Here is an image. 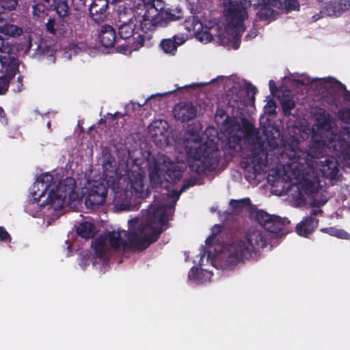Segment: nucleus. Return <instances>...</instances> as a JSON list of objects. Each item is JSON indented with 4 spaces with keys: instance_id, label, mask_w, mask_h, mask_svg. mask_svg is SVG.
Wrapping results in <instances>:
<instances>
[{
    "instance_id": "nucleus-1",
    "label": "nucleus",
    "mask_w": 350,
    "mask_h": 350,
    "mask_svg": "<svg viewBox=\"0 0 350 350\" xmlns=\"http://www.w3.org/2000/svg\"><path fill=\"white\" fill-rule=\"evenodd\" d=\"M256 221L265 229H250L241 238L233 239L228 245V255L224 267L232 269L241 262H244L270 243L273 234L282 236L288 232L290 221L275 215H270L262 210H258L255 214Z\"/></svg>"
},
{
    "instance_id": "nucleus-2",
    "label": "nucleus",
    "mask_w": 350,
    "mask_h": 350,
    "mask_svg": "<svg viewBox=\"0 0 350 350\" xmlns=\"http://www.w3.org/2000/svg\"><path fill=\"white\" fill-rule=\"evenodd\" d=\"M297 131L298 133L295 132L294 135L290 136V142L286 147V152H284V155L290 158V161L286 163V168L296 178L304 175L307 168L317 167L318 163L316 160L328 156V151L334 154L338 159L345 161L349 155V145H347V148L345 146L344 148H334L329 143V139L321 135L312 134L308 150H304L301 144L308 138L309 133L299 129Z\"/></svg>"
},
{
    "instance_id": "nucleus-3",
    "label": "nucleus",
    "mask_w": 350,
    "mask_h": 350,
    "mask_svg": "<svg viewBox=\"0 0 350 350\" xmlns=\"http://www.w3.org/2000/svg\"><path fill=\"white\" fill-rule=\"evenodd\" d=\"M192 140L187 142L186 150L191 171L198 174L215 170L219 163V151L217 144L213 140L202 142L199 133H192Z\"/></svg>"
},
{
    "instance_id": "nucleus-4",
    "label": "nucleus",
    "mask_w": 350,
    "mask_h": 350,
    "mask_svg": "<svg viewBox=\"0 0 350 350\" xmlns=\"http://www.w3.org/2000/svg\"><path fill=\"white\" fill-rule=\"evenodd\" d=\"M169 217L165 211L149 213L146 221L140 224L136 232L127 234L130 245L142 251L157 241L161 234L168 227Z\"/></svg>"
},
{
    "instance_id": "nucleus-5",
    "label": "nucleus",
    "mask_w": 350,
    "mask_h": 350,
    "mask_svg": "<svg viewBox=\"0 0 350 350\" xmlns=\"http://www.w3.org/2000/svg\"><path fill=\"white\" fill-rule=\"evenodd\" d=\"M115 160L106 161L103 164V178L104 183L95 182L92 187L89 190L85 198V203L88 207L94 208L102 205L106 200L108 189L110 188L117 196L122 191L120 187V181L122 179L118 172ZM116 198V196H115Z\"/></svg>"
},
{
    "instance_id": "nucleus-6",
    "label": "nucleus",
    "mask_w": 350,
    "mask_h": 350,
    "mask_svg": "<svg viewBox=\"0 0 350 350\" xmlns=\"http://www.w3.org/2000/svg\"><path fill=\"white\" fill-rule=\"evenodd\" d=\"M246 0H230L224 2V14L226 17L228 29L234 34V48L237 49L241 43V37L245 30V21L248 18Z\"/></svg>"
},
{
    "instance_id": "nucleus-7",
    "label": "nucleus",
    "mask_w": 350,
    "mask_h": 350,
    "mask_svg": "<svg viewBox=\"0 0 350 350\" xmlns=\"http://www.w3.org/2000/svg\"><path fill=\"white\" fill-rule=\"evenodd\" d=\"M184 17L179 7L152 8L145 10L140 19V30L146 33L153 31L157 27H166L170 22L179 21Z\"/></svg>"
},
{
    "instance_id": "nucleus-8",
    "label": "nucleus",
    "mask_w": 350,
    "mask_h": 350,
    "mask_svg": "<svg viewBox=\"0 0 350 350\" xmlns=\"http://www.w3.org/2000/svg\"><path fill=\"white\" fill-rule=\"evenodd\" d=\"M317 133L313 135H321L329 139V143L332 144L334 148L336 147L343 148L344 146L347 148V145L350 146V127L342 126L338 135L334 129L335 124L329 113L321 114L317 119Z\"/></svg>"
},
{
    "instance_id": "nucleus-9",
    "label": "nucleus",
    "mask_w": 350,
    "mask_h": 350,
    "mask_svg": "<svg viewBox=\"0 0 350 350\" xmlns=\"http://www.w3.org/2000/svg\"><path fill=\"white\" fill-rule=\"evenodd\" d=\"M32 38L31 36H24L23 38L16 41L14 44L6 42L4 48V54L5 55H0V64H7L14 66L19 69L20 61L18 58L19 53L27 54L33 47Z\"/></svg>"
},
{
    "instance_id": "nucleus-10",
    "label": "nucleus",
    "mask_w": 350,
    "mask_h": 350,
    "mask_svg": "<svg viewBox=\"0 0 350 350\" xmlns=\"http://www.w3.org/2000/svg\"><path fill=\"white\" fill-rule=\"evenodd\" d=\"M75 194L74 189L67 187L65 184L59 183L55 186V189H52L46 198L42 202L40 206L44 207L46 205H50L55 211L64 208L65 205L70 203L72 198V196Z\"/></svg>"
},
{
    "instance_id": "nucleus-11",
    "label": "nucleus",
    "mask_w": 350,
    "mask_h": 350,
    "mask_svg": "<svg viewBox=\"0 0 350 350\" xmlns=\"http://www.w3.org/2000/svg\"><path fill=\"white\" fill-rule=\"evenodd\" d=\"M267 146L271 151H275L277 154V159L280 163H284V171L290 172L286 166L287 161H290V158L284 155L286 152V147L289 144L290 137L286 142L283 139L282 136L278 129H273L267 134Z\"/></svg>"
},
{
    "instance_id": "nucleus-12",
    "label": "nucleus",
    "mask_w": 350,
    "mask_h": 350,
    "mask_svg": "<svg viewBox=\"0 0 350 350\" xmlns=\"http://www.w3.org/2000/svg\"><path fill=\"white\" fill-rule=\"evenodd\" d=\"M167 161V157L158 154L148 162V174L150 183L153 187L158 188L163 183V176H165V162Z\"/></svg>"
},
{
    "instance_id": "nucleus-13",
    "label": "nucleus",
    "mask_w": 350,
    "mask_h": 350,
    "mask_svg": "<svg viewBox=\"0 0 350 350\" xmlns=\"http://www.w3.org/2000/svg\"><path fill=\"white\" fill-rule=\"evenodd\" d=\"M350 8V0H334L327 3L320 10V13L312 16L317 21L325 16H338Z\"/></svg>"
},
{
    "instance_id": "nucleus-14",
    "label": "nucleus",
    "mask_w": 350,
    "mask_h": 350,
    "mask_svg": "<svg viewBox=\"0 0 350 350\" xmlns=\"http://www.w3.org/2000/svg\"><path fill=\"white\" fill-rule=\"evenodd\" d=\"M257 3L254 5L260 7L256 14L260 21H271L275 19V15L278 14L273 8L281 9L283 6L282 0H256Z\"/></svg>"
},
{
    "instance_id": "nucleus-15",
    "label": "nucleus",
    "mask_w": 350,
    "mask_h": 350,
    "mask_svg": "<svg viewBox=\"0 0 350 350\" xmlns=\"http://www.w3.org/2000/svg\"><path fill=\"white\" fill-rule=\"evenodd\" d=\"M197 112V107L191 102H179L173 109L174 118L181 122H187L194 119Z\"/></svg>"
},
{
    "instance_id": "nucleus-16",
    "label": "nucleus",
    "mask_w": 350,
    "mask_h": 350,
    "mask_svg": "<svg viewBox=\"0 0 350 350\" xmlns=\"http://www.w3.org/2000/svg\"><path fill=\"white\" fill-rule=\"evenodd\" d=\"M142 34H138L137 38H132V42L128 40L126 44H119L116 51L118 53L126 54L127 52L136 51L144 46H150V40L152 38L151 33L142 32Z\"/></svg>"
},
{
    "instance_id": "nucleus-17",
    "label": "nucleus",
    "mask_w": 350,
    "mask_h": 350,
    "mask_svg": "<svg viewBox=\"0 0 350 350\" xmlns=\"http://www.w3.org/2000/svg\"><path fill=\"white\" fill-rule=\"evenodd\" d=\"M127 179V186L126 190L124 191L126 193L128 191H130L132 194L135 196L142 198L144 193V176L139 172L137 171H131L128 174ZM121 189H119V191ZM122 190H124L122 188ZM123 192V191H122ZM120 194L122 193L119 192Z\"/></svg>"
},
{
    "instance_id": "nucleus-18",
    "label": "nucleus",
    "mask_w": 350,
    "mask_h": 350,
    "mask_svg": "<svg viewBox=\"0 0 350 350\" xmlns=\"http://www.w3.org/2000/svg\"><path fill=\"white\" fill-rule=\"evenodd\" d=\"M225 133L228 135V142L230 148H234L241 142V136L234 132L239 131L241 129V125L233 118L227 116L224 122Z\"/></svg>"
},
{
    "instance_id": "nucleus-19",
    "label": "nucleus",
    "mask_w": 350,
    "mask_h": 350,
    "mask_svg": "<svg viewBox=\"0 0 350 350\" xmlns=\"http://www.w3.org/2000/svg\"><path fill=\"white\" fill-rule=\"evenodd\" d=\"M109 0H92L90 5V15L92 20L100 23L103 22L108 15Z\"/></svg>"
},
{
    "instance_id": "nucleus-20",
    "label": "nucleus",
    "mask_w": 350,
    "mask_h": 350,
    "mask_svg": "<svg viewBox=\"0 0 350 350\" xmlns=\"http://www.w3.org/2000/svg\"><path fill=\"white\" fill-rule=\"evenodd\" d=\"M336 157V155H329L325 157L323 161H320L319 168L324 177L329 179L336 178L339 172L338 162Z\"/></svg>"
},
{
    "instance_id": "nucleus-21",
    "label": "nucleus",
    "mask_w": 350,
    "mask_h": 350,
    "mask_svg": "<svg viewBox=\"0 0 350 350\" xmlns=\"http://www.w3.org/2000/svg\"><path fill=\"white\" fill-rule=\"evenodd\" d=\"M98 40L105 49H111L118 41L115 29L109 25H102L98 31Z\"/></svg>"
},
{
    "instance_id": "nucleus-22",
    "label": "nucleus",
    "mask_w": 350,
    "mask_h": 350,
    "mask_svg": "<svg viewBox=\"0 0 350 350\" xmlns=\"http://www.w3.org/2000/svg\"><path fill=\"white\" fill-rule=\"evenodd\" d=\"M1 65L4 70H0V95H5L8 91L12 79L19 72V69L16 65L10 66L9 63Z\"/></svg>"
},
{
    "instance_id": "nucleus-23",
    "label": "nucleus",
    "mask_w": 350,
    "mask_h": 350,
    "mask_svg": "<svg viewBox=\"0 0 350 350\" xmlns=\"http://www.w3.org/2000/svg\"><path fill=\"white\" fill-rule=\"evenodd\" d=\"M148 130L155 143L166 142L167 139V123L166 121L162 120L153 121L150 124Z\"/></svg>"
},
{
    "instance_id": "nucleus-24",
    "label": "nucleus",
    "mask_w": 350,
    "mask_h": 350,
    "mask_svg": "<svg viewBox=\"0 0 350 350\" xmlns=\"http://www.w3.org/2000/svg\"><path fill=\"white\" fill-rule=\"evenodd\" d=\"M187 38L183 33L174 35L172 38L161 40L159 46L165 53L174 55L178 46L183 45Z\"/></svg>"
},
{
    "instance_id": "nucleus-25",
    "label": "nucleus",
    "mask_w": 350,
    "mask_h": 350,
    "mask_svg": "<svg viewBox=\"0 0 350 350\" xmlns=\"http://www.w3.org/2000/svg\"><path fill=\"white\" fill-rule=\"evenodd\" d=\"M319 219L312 216L304 217L295 227L298 235L308 237L319 226Z\"/></svg>"
},
{
    "instance_id": "nucleus-26",
    "label": "nucleus",
    "mask_w": 350,
    "mask_h": 350,
    "mask_svg": "<svg viewBox=\"0 0 350 350\" xmlns=\"http://www.w3.org/2000/svg\"><path fill=\"white\" fill-rule=\"evenodd\" d=\"M23 33V29L8 21V15L3 14L0 18V38L4 40V37L16 38Z\"/></svg>"
},
{
    "instance_id": "nucleus-27",
    "label": "nucleus",
    "mask_w": 350,
    "mask_h": 350,
    "mask_svg": "<svg viewBox=\"0 0 350 350\" xmlns=\"http://www.w3.org/2000/svg\"><path fill=\"white\" fill-rule=\"evenodd\" d=\"M50 10H55L61 20L62 29H66L69 25L70 19L68 14L69 8L67 2L64 0H54Z\"/></svg>"
},
{
    "instance_id": "nucleus-28",
    "label": "nucleus",
    "mask_w": 350,
    "mask_h": 350,
    "mask_svg": "<svg viewBox=\"0 0 350 350\" xmlns=\"http://www.w3.org/2000/svg\"><path fill=\"white\" fill-rule=\"evenodd\" d=\"M131 232L132 231H129V232ZM128 233L129 232H124V236L126 237V240L122 239L121 232L119 231L110 232L108 233V235L105 237H107V241H108L111 248L116 251L120 249L121 245H123L124 247H131L137 250L135 247H133L130 245L129 241L127 238Z\"/></svg>"
},
{
    "instance_id": "nucleus-29",
    "label": "nucleus",
    "mask_w": 350,
    "mask_h": 350,
    "mask_svg": "<svg viewBox=\"0 0 350 350\" xmlns=\"http://www.w3.org/2000/svg\"><path fill=\"white\" fill-rule=\"evenodd\" d=\"M165 178L169 182L176 183L182 178V171L177 169V165L167 157L165 162Z\"/></svg>"
},
{
    "instance_id": "nucleus-30",
    "label": "nucleus",
    "mask_w": 350,
    "mask_h": 350,
    "mask_svg": "<svg viewBox=\"0 0 350 350\" xmlns=\"http://www.w3.org/2000/svg\"><path fill=\"white\" fill-rule=\"evenodd\" d=\"M136 24L133 18H131L128 22L124 23L118 27V34L120 39L124 40L132 41L134 38V34L137 33L135 31Z\"/></svg>"
},
{
    "instance_id": "nucleus-31",
    "label": "nucleus",
    "mask_w": 350,
    "mask_h": 350,
    "mask_svg": "<svg viewBox=\"0 0 350 350\" xmlns=\"http://www.w3.org/2000/svg\"><path fill=\"white\" fill-rule=\"evenodd\" d=\"M76 232L81 238L92 239L96 233V226L92 222L82 221L76 226Z\"/></svg>"
},
{
    "instance_id": "nucleus-32",
    "label": "nucleus",
    "mask_w": 350,
    "mask_h": 350,
    "mask_svg": "<svg viewBox=\"0 0 350 350\" xmlns=\"http://www.w3.org/2000/svg\"><path fill=\"white\" fill-rule=\"evenodd\" d=\"M107 237L105 235H100L92 242V247L94 249L95 255L99 258H104L106 255Z\"/></svg>"
},
{
    "instance_id": "nucleus-33",
    "label": "nucleus",
    "mask_w": 350,
    "mask_h": 350,
    "mask_svg": "<svg viewBox=\"0 0 350 350\" xmlns=\"http://www.w3.org/2000/svg\"><path fill=\"white\" fill-rule=\"evenodd\" d=\"M291 174H293L291 172ZM306 174V170L304 171V174L302 176H299L297 178H302L304 179L301 188L303 191L307 194V195H313L314 193H318L319 191V183H315L314 181H312L311 180L308 178H305L304 176ZM292 176L297 178L293 174Z\"/></svg>"
},
{
    "instance_id": "nucleus-34",
    "label": "nucleus",
    "mask_w": 350,
    "mask_h": 350,
    "mask_svg": "<svg viewBox=\"0 0 350 350\" xmlns=\"http://www.w3.org/2000/svg\"><path fill=\"white\" fill-rule=\"evenodd\" d=\"M280 102L284 115L289 116L291 114V110L296 106L295 100L289 96H284L280 100Z\"/></svg>"
},
{
    "instance_id": "nucleus-35",
    "label": "nucleus",
    "mask_w": 350,
    "mask_h": 350,
    "mask_svg": "<svg viewBox=\"0 0 350 350\" xmlns=\"http://www.w3.org/2000/svg\"><path fill=\"white\" fill-rule=\"evenodd\" d=\"M250 204V198H243L241 200H231L230 202V206L232 211L235 213H240L242 209L248 206Z\"/></svg>"
},
{
    "instance_id": "nucleus-36",
    "label": "nucleus",
    "mask_w": 350,
    "mask_h": 350,
    "mask_svg": "<svg viewBox=\"0 0 350 350\" xmlns=\"http://www.w3.org/2000/svg\"><path fill=\"white\" fill-rule=\"evenodd\" d=\"M142 1L143 2L142 8H139L137 9V10H141L140 12H137V11H136L138 16H136L134 15L135 17V21L139 22L140 19H142V15L144 13L145 10L151 9L152 8H157L154 3L155 1H157V0H142Z\"/></svg>"
},
{
    "instance_id": "nucleus-37",
    "label": "nucleus",
    "mask_w": 350,
    "mask_h": 350,
    "mask_svg": "<svg viewBox=\"0 0 350 350\" xmlns=\"http://www.w3.org/2000/svg\"><path fill=\"white\" fill-rule=\"evenodd\" d=\"M50 9L43 3H38L33 5L32 13L33 16L40 17L44 14H46Z\"/></svg>"
},
{
    "instance_id": "nucleus-38",
    "label": "nucleus",
    "mask_w": 350,
    "mask_h": 350,
    "mask_svg": "<svg viewBox=\"0 0 350 350\" xmlns=\"http://www.w3.org/2000/svg\"><path fill=\"white\" fill-rule=\"evenodd\" d=\"M198 180H199V178L196 176H191L189 178L185 179L183 180V185L178 191V196H179L181 193L185 191L189 188L197 185Z\"/></svg>"
},
{
    "instance_id": "nucleus-39",
    "label": "nucleus",
    "mask_w": 350,
    "mask_h": 350,
    "mask_svg": "<svg viewBox=\"0 0 350 350\" xmlns=\"http://www.w3.org/2000/svg\"><path fill=\"white\" fill-rule=\"evenodd\" d=\"M338 118L344 123L350 124V108L342 107L337 111Z\"/></svg>"
},
{
    "instance_id": "nucleus-40",
    "label": "nucleus",
    "mask_w": 350,
    "mask_h": 350,
    "mask_svg": "<svg viewBox=\"0 0 350 350\" xmlns=\"http://www.w3.org/2000/svg\"><path fill=\"white\" fill-rule=\"evenodd\" d=\"M283 6L280 10H284L286 12L296 10L299 8L298 0H282Z\"/></svg>"
},
{
    "instance_id": "nucleus-41",
    "label": "nucleus",
    "mask_w": 350,
    "mask_h": 350,
    "mask_svg": "<svg viewBox=\"0 0 350 350\" xmlns=\"http://www.w3.org/2000/svg\"><path fill=\"white\" fill-rule=\"evenodd\" d=\"M336 90L338 92H342L343 98L345 101L350 104V91L347 90L346 86L340 82L336 84Z\"/></svg>"
},
{
    "instance_id": "nucleus-42",
    "label": "nucleus",
    "mask_w": 350,
    "mask_h": 350,
    "mask_svg": "<svg viewBox=\"0 0 350 350\" xmlns=\"http://www.w3.org/2000/svg\"><path fill=\"white\" fill-rule=\"evenodd\" d=\"M241 122L243 131L247 135L252 134L254 131V124L245 118H243Z\"/></svg>"
},
{
    "instance_id": "nucleus-43",
    "label": "nucleus",
    "mask_w": 350,
    "mask_h": 350,
    "mask_svg": "<svg viewBox=\"0 0 350 350\" xmlns=\"http://www.w3.org/2000/svg\"><path fill=\"white\" fill-rule=\"evenodd\" d=\"M17 5L18 0H0V6L5 10H12Z\"/></svg>"
},
{
    "instance_id": "nucleus-44",
    "label": "nucleus",
    "mask_w": 350,
    "mask_h": 350,
    "mask_svg": "<svg viewBox=\"0 0 350 350\" xmlns=\"http://www.w3.org/2000/svg\"><path fill=\"white\" fill-rule=\"evenodd\" d=\"M56 21L55 18L50 17L48 18L47 22L45 25L46 26V30L49 33H51L52 35H55L56 33Z\"/></svg>"
},
{
    "instance_id": "nucleus-45",
    "label": "nucleus",
    "mask_w": 350,
    "mask_h": 350,
    "mask_svg": "<svg viewBox=\"0 0 350 350\" xmlns=\"http://www.w3.org/2000/svg\"><path fill=\"white\" fill-rule=\"evenodd\" d=\"M23 77L20 75L17 77V79L12 82V85L13 87V91L14 92H21L23 88L24 85L23 83Z\"/></svg>"
},
{
    "instance_id": "nucleus-46",
    "label": "nucleus",
    "mask_w": 350,
    "mask_h": 350,
    "mask_svg": "<svg viewBox=\"0 0 350 350\" xmlns=\"http://www.w3.org/2000/svg\"><path fill=\"white\" fill-rule=\"evenodd\" d=\"M36 48L33 49L34 53H33L35 56H40L44 54V48H46L45 43L40 42V43H35Z\"/></svg>"
},
{
    "instance_id": "nucleus-47",
    "label": "nucleus",
    "mask_w": 350,
    "mask_h": 350,
    "mask_svg": "<svg viewBox=\"0 0 350 350\" xmlns=\"http://www.w3.org/2000/svg\"><path fill=\"white\" fill-rule=\"evenodd\" d=\"M202 273V270L198 267H193L189 272V278L192 280H198L200 278V275Z\"/></svg>"
},
{
    "instance_id": "nucleus-48",
    "label": "nucleus",
    "mask_w": 350,
    "mask_h": 350,
    "mask_svg": "<svg viewBox=\"0 0 350 350\" xmlns=\"http://www.w3.org/2000/svg\"><path fill=\"white\" fill-rule=\"evenodd\" d=\"M247 93L249 95L252 93V96L250 97V100L252 103L255 101V94L258 92L257 88L253 85L251 83L247 84Z\"/></svg>"
},
{
    "instance_id": "nucleus-49",
    "label": "nucleus",
    "mask_w": 350,
    "mask_h": 350,
    "mask_svg": "<svg viewBox=\"0 0 350 350\" xmlns=\"http://www.w3.org/2000/svg\"><path fill=\"white\" fill-rule=\"evenodd\" d=\"M337 238L349 240L350 239V234L342 229H336L334 236Z\"/></svg>"
},
{
    "instance_id": "nucleus-50",
    "label": "nucleus",
    "mask_w": 350,
    "mask_h": 350,
    "mask_svg": "<svg viewBox=\"0 0 350 350\" xmlns=\"http://www.w3.org/2000/svg\"><path fill=\"white\" fill-rule=\"evenodd\" d=\"M53 179V176L49 174L42 175L40 177V182L42 183H46V185H45L46 189L49 186H50V183L52 182Z\"/></svg>"
},
{
    "instance_id": "nucleus-51",
    "label": "nucleus",
    "mask_w": 350,
    "mask_h": 350,
    "mask_svg": "<svg viewBox=\"0 0 350 350\" xmlns=\"http://www.w3.org/2000/svg\"><path fill=\"white\" fill-rule=\"evenodd\" d=\"M10 239V235L7 230L2 226H0V241H6Z\"/></svg>"
},
{
    "instance_id": "nucleus-52",
    "label": "nucleus",
    "mask_w": 350,
    "mask_h": 350,
    "mask_svg": "<svg viewBox=\"0 0 350 350\" xmlns=\"http://www.w3.org/2000/svg\"><path fill=\"white\" fill-rule=\"evenodd\" d=\"M224 230V227L222 225L220 224H215L212 228V237H215L220 234L222 230Z\"/></svg>"
},
{
    "instance_id": "nucleus-53",
    "label": "nucleus",
    "mask_w": 350,
    "mask_h": 350,
    "mask_svg": "<svg viewBox=\"0 0 350 350\" xmlns=\"http://www.w3.org/2000/svg\"><path fill=\"white\" fill-rule=\"evenodd\" d=\"M267 105H269V109L268 110V113L269 114H272V113H275V107H276L275 101L271 99L269 101H268Z\"/></svg>"
},
{
    "instance_id": "nucleus-54",
    "label": "nucleus",
    "mask_w": 350,
    "mask_h": 350,
    "mask_svg": "<svg viewBox=\"0 0 350 350\" xmlns=\"http://www.w3.org/2000/svg\"><path fill=\"white\" fill-rule=\"evenodd\" d=\"M269 87L271 94H275L278 92V87L273 80L269 81Z\"/></svg>"
},
{
    "instance_id": "nucleus-55",
    "label": "nucleus",
    "mask_w": 350,
    "mask_h": 350,
    "mask_svg": "<svg viewBox=\"0 0 350 350\" xmlns=\"http://www.w3.org/2000/svg\"><path fill=\"white\" fill-rule=\"evenodd\" d=\"M0 122L3 124H7V123H8V119L6 117V114L5 113L4 109L1 107H0Z\"/></svg>"
},
{
    "instance_id": "nucleus-56",
    "label": "nucleus",
    "mask_w": 350,
    "mask_h": 350,
    "mask_svg": "<svg viewBox=\"0 0 350 350\" xmlns=\"http://www.w3.org/2000/svg\"><path fill=\"white\" fill-rule=\"evenodd\" d=\"M327 202V200H318V199H314L313 201H312V207H320L323 205H324L325 203Z\"/></svg>"
},
{
    "instance_id": "nucleus-57",
    "label": "nucleus",
    "mask_w": 350,
    "mask_h": 350,
    "mask_svg": "<svg viewBox=\"0 0 350 350\" xmlns=\"http://www.w3.org/2000/svg\"><path fill=\"white\" fill-rule=\"evenodd\" d=\"M336 229L334 227L323 228L321 229V231L334 237Z\"/></svg>"
},
{
    "instance_id": "nucleus-58",
    "label": "nucleus",
    "mask_w": 350,
    "mask_h": 350,
    "mask_svg": "<svg viewBox=\"0 0 350 350\" xmlns=\"http://www.w3.org/2000/svg\"><path fill=\"white\" fill-rule=\"evenodd\" d=\"M257 36V30L256 29H252L246 36L245 40H250L254 38Z\"/></svg>"
},
{
    "instance_id": "nucleus-59",
    "label": "nucleus",
    "mask_w": 350,
    "mask_h": 350,
    "mask_svg": "<svg viewBox=\"0 0 350 350\" xmlns=\"http://www.w3.org/2000/svg\"><path fill=\"white\" fill-rule=\"evenodd\" d=\"M251 161L254 164V170L256 171V166H255V164H254V161H256L257 163V165H258L259 167H260L261 165H263V161L262 160L261 158H258L257 155H256L255 157H253L252 159H251Z\"/></svg>"
},
{
    "instance_id": "nucleus-60",
    "label": "nucleus",
    "mask_w": 350,
    "mask_h": 350,
    "mask_svg": "<svg viewBox=\"0 0 350 350\" xmlns=\"http://www.w3.org/2000/svg\"><path fill=\"white\" fill-rule=\"evenodd\" d=\"M6 42L3 40V39L0 38V55H4V48L5 47Z\"/></svg>"
},
{
    "instance_id": "nucleus-61",
    "label": "nucleus",
    "mask_w": 350,
    "mask_h": 350,
    "mask_svg": "<svg viewBox=\"0 0 350 350\" xmlns=\"http://www.w3.org/2000/svg\"><path fill=\"white\" fill-rule=\"evenodd\" d=\"M323 213V211L321 209L312 208V210L310 211V215H311L310 216L312 215V217H313V216H315L317 215H321Z\"/></svg>"
},
{
    "instance_id": "nucleus-62",
    "label": "nucleus",
    "mask_w": 350,
    "mask_h": 350,
    "mask_svg": "<svg viewBox=\"0 0 350 350\" xmlns=\"http://www.w3.org/2000/svg\"><path fill=\"white\" fill-rule=\"evenodd\" d=\"M108 115L110 116L112 120H115L117 116L122 117V115L118 112H116L114 114L109 113Z\"/></svg>"
},
{
    "instance_id": "nucleus-63",
    "label": "nucleus",
    "mask_w": 350,
    "mask_h": 350,
    "mask_svg": "<svg viewBox=\"0 0 350 350\" xmlns=\"http://www.w3.org/2000/svg\"><path fill=\"white\" fill-rule=\"evenodd\" d=\"M213 237H212V235H211L208 238H206L205 243H206V244L207 245H211V242H212V240H213Z\"/></svg>"
},
{
    "instance_id": "nucleus-64",
    "label": "nucleus",
    "mask_w": 350,
    "mask_h": 350,
    "mask_svg": "<svg viewBox=\"0 0 350 350\" xmlns=\"http://www.w3.org/2000/svg\"><path fill=\"white\" fill-rule=\"evenodd\" d=\"M153 96H151L150 97H149L148 98H147V99L145 100V102H144V103H142V104H139V103H138V104H137V105H138V107H141L142 106H143L144 105H145V104L147 103L148 100L150 99V98H151L152 97H153Z\"/></svg>"
}]
</instances>
